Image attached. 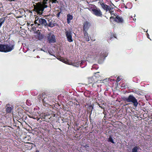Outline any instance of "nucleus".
Wrapping results in <instances>:
<instances>
[{
    "instance_id": "obj_1",
    "label": "nucleus",
    "mask_w": 152,
    "mask_h": 152,
    "mask_svg": "<svg viewBox=\"0 0 152 152\" xmlns=\"http://www.w3.org/2000/svg\"><path fill=\"white\" fill-rule=\"evenodd\" d=\"M43 4L35 6L34 9L35 11L39 15H42L45 8L48 7L47 4H49L50 7H54L56 6L55 4L58 3L57 0H42Z\"/></svg>"
},
{
    "instance_id": "obj_2",
    "label": "nucleus",
    "mask_w": 152,
    "mask_h": 152,
    "mask_svg": "<svg viewBox=\"0 0 152 152\" xmlns=\"http://www.w3.org/2000/svg\"><path fill=\"white\" fill-rule=\"evenodd\" d=\"M15 45L13 42L8 44H0V51L5 53L10 52L14 49Z\"/></svg>"
},
{
    "instance_id": "obj_3",
    "label": "nucleus",
    "mask_w": 152,
    "mask_h": 152,
    "mask_svg": "<svg viewBox=\"0 0 152 152\" xmlns=\"http://www.w3.org/2000/svg\"><path fill=\"white\" fill-rule=\"evenodd\" d=\"M38 99L40 102H42L44 105H46L49 104L53 101V97L46 95L42 94L38 96Z\"/></svg>"
},
{
    "instance_id": "obj_4",
    "label": "nucleus",
    "mask_w": 152,
    "mask_h": 152,
    "mask_svg": "<svg viewBox=\"0 0 152 152\" xmlns=\"http://www.w3.org/2000/svg\"><path fill=\"white\" fill-rule=\"evenodd\" d=\"M123 99L127 102H132L135 107H136L138 105V103L137 100L132 95H129L128 97H124Z\"/></svg>"
},
{
    "instance_id": "obj_5",
    "label": "nucleus",
    "mask_w": 152,
    "mask_h": 152,
    "mask_svg": "<svg viewBox=\"0 0 152 152\" xmlns=\"http://www.w3.org/2000/svg\"><path fill=\"white\" fill-rule=\"evenodd\" d=\"M35 23L38 25H42L46 26L48 25V23L45 19L38 18L37 16L35 18Z\"/></svg>"
},
{
    "instance_id": "obj_6",
    "label": "nucleus",
    "mask_w": 152,
    "mask_h": 152,
    "mask_svg": "<svg viewBox=\"0 0 152 152\" xmlns=\"http://www.w3.org/2000/svg\"><path fill=\"white\" fill-rule=\"evenodd\" d=\"M108 55V53L107 51L104 50L102 51L99 56L98 57L99 58L98 60V63H102Z\"/></svg>"
},
{
    "instance_id": "obj_7",
    "label": "nucleus",
    "mask_w": 152,
    "mask_h": 152,
    "mask_svg": "<svg viewBox=\"0 0 152 152\" xmlns=\"http://www.w3.org/2000/svg\"><path fill=\"white\" fill-rule=\"evenodd\" d=\"M65 34L66 35L67 40L70 42L73 41L72 39V29H69L68 30H65Z\"/></svg>"
},
{
    "instance_id": "obj_8",
    "label": "nucleus",
    "mask_w": 152,
    "mask_h": 152,
    "mask_svg": "<svg viewBox=\"0 0 152 152\" xmlns=\"http://www.w3.org/2000/svg\"><path fill=\"white\" fill-rule=\"evenodd\" d=\"M114 15L115 16V18H114L113 16H111L110 17V21H112V19H113L114 21H115L117 23H124V19L120 17L117 15H116L115 14H114Z\"/></svg>"
},
{
    "instance_id": "obj_9",
    "label": "nucleus",
    "mask_w": 152,
    "mask_h": 152,
    "mask_svg": "<svg viewBox=\"0 0 152 152\" xmlns=\"http://www.w3.org/2000/svg\"><path fill=\"white\" fill-rule=\"evenodd\" d=\"M48 41L49 43H54L56 42L55 36L51 34H48L47 36Z\"/></svg>"
},
{
    "instance_id": "obj_10",
    "label": "nucleus",
    "mask_w": 152,
    "mask_h": 152,
    "mask_svg": "<svg viewBox=\"0 0 152 152\" xmlns=\"http://www.w3.org/2000/svg\"><path fill=\"white\" fill-rule=\"evenodd\" d=\"M86 65V62L85 61H78L74 64V66L76 67L80 66L81 68L84 67Z\"/></svg>"
},
{
    "instance_id": "obj_11",
    "label": "nucleus",
    "mask_w": 152,
    "mask_h": 152,
    "mask_svg": "<svg viewBox=\"0 0 152 152\" xmlns=\"http://www.w3.org/2000/svg\"><path fill=\"white\" fill-rule=\"evenodd\" d=\"M83 32L87 31L89 27L91 26V24L90 22L87 21H85L83 23Z\"/></svg>"
},
{
    "instance_id": "obj_12",
    "label": "nucleus",
    "mask_w": 152,
    "mask_h": 152,
    "mask_svg": "<svg viewBox=\"0 0 152 152\" xmlns=\"http://www.w3.org/2000/svg\"><path fill=\"white\" fill-rule=\"evenodd\" d=\"M13 108V107L9 104H7L6 106V111L7 113H11Z\"/></svg>"
},
{
    "instance_id": "obj_13",
    "label": "nucleus",
    "mask_w": 152,
    "mask_h": 152,
    "mask_svg": "<svg viewBox=\"0 0 152 152\" xmlns=\"http://www.w3.org/2000/svg\"><path fill=\"white\" fill-rule=\"evenodd\" d=\"M102 8L104 10H106V12L108 11V10H110V7L109 5H107L106 4H104V2L102 4L101 6Z\"/></svg>"
},
{
    "instance_id": "obj_14",
    "label": "nucleus",
    "mask_w": 152,
    "mask_h": 152,
    "mask_svg": "<svg viewBox=\"0 0 152 152\" xmlns=\"http://www.w3.org/2000/svg\"><path fill=\"white\" fill-rule=\"evenodd\" d=\"M102 13L99 9L97 8L96 7V16L98 17H102Z\"/></svg>"
},
{
    "instance_id": "obj_15",
    "label": "nucleus",
    "mask_w": 152,
    "mask_h": 152,
    "mask_svg": "<svg viewBox=\"0 0 152 152\" xmlns=\"http://www.w3.org/2000/svg\"><path fill=\"white\" fill-rule=\"evenodd\" d=\"M73 19V16L72 15L69 14H68L67 15V21L68 24L70 23V20Z\"/></svg>"
},
{
    "instance_id": "obj_16",
    "label": "nucleus",
    "mask_w": 152,
    "mask_h": 152,
    "mask_svg": "<svg viewBox=\"0 0 152 152\" xmlns=\"http://www.w3.org/2000/svg\"><path fill=\"white\" fill-rule=\"evenodd\" d=\"M104 2L103 0H96V4L98 7H101Z\"/></svg>"
},
{
    "instance_id": "obj_17",
    "label": "nucleus",
    "mask_w": 152,
    "mask_h": 152,
    "mask_svg": "<svg viewBox=\"0 0 152 152\" xmlns=\"http://www.w3.org/2000/svg\"><path fill=\"white\" fill-rule=\"evenodd\" d=\"M84 34V38L85 39V40L87 41H89V37L88 36V34L87 33V31H84L83 32Z\"/></svg>"
},
{
    "instance_id": "obj_18",
    "label": "nucleus",
    "mask_w": 152,
    "mask_h": 152,
    "mask_svg": "<svg viewBox=\"0 0 152 152\" xmlns=\"http://www.w3.org/2000/svg\"><path fill=\"white\" fill-rule=\"evenodd\" d=\"M5 18L4 17L1 18H0V28L5 22Z\"/></svg>"
},
{
    "instance_id": "obj_19",
    "label": "nucleus",
    "mask_w": 152,
    "mask_h": 152,
    "mask_svg": "<svg viewBox=\"0 0 152 152\" xmlns=\"http://www.w3.org/2000/svg\"><path fill=\"white\" fill-rule=\"evenodd\" d=\"M139 148V146H134L132 149V152H137Z\"/></svg>"
},
{
    "instance_id": "obj_20",
    "label": "nucleus",
    "mask_w": 152,
    "mask_h": 152,
    "mask_svg": "<svg viewBox=\"0 0 152 152\" xmlns=\"http://www.w3.org/2000/svg\"><path fill=\"white\" fill-rule=\"evenodd\" d=\"M99 73V72H96V78L98 79V80H101V76L100 75L98 74Z\"/></svg>"
},
{
    "instance_id": "obj_21",
    "label": "nucleus",
    "mask_w": 152,
    "mask_h": 152,
    "mask_svg": "<svg viewBox=\"0 0 152 152\" xmlns=\"http://www.w3.org/2000/svg\"><path fill=\"white\" fill-rule=\"evenodd\" d=\"M48 21L49 22V23L48 24V25H47V26H49V27H53L54 25L52 23V22H51V20H48Z\"/></svg>"
},
{
    "instance_id": "obj_22",
    "label": "nucleus",
    "mask_w": 152,
    "mask_h": 152,
    "mask_svg": "<svg viewBox=\"0 0 152 152\" xmlns=\"http://www.w3.org/2000/svg\"><path fill=\"white\" fill-rule=\"evenodd\" d=\"M94 77H90L89 78V81L90 83H92L94 81Z\"/></svg>"
},
{
    "instance_id": "obj_23",
    "label": "nucleus",
    "mask_w": 152,
    "mask_h": 152,
    "mask_svg": "<svg viewBox=\"0 0 152 152\" xmlns=\"http://www.w3.org/2000/svg\"><path fill=\"white\" fill-rule=\"evenodd\" d=\"M133 92L134 93H135L138 95H141V92L137 90H135Z\"/></svg>"
},
{
    "instance_id": "obj_24",
    "label": "nucleus",
    "mask_w": 152,
    "mask_h": 152,
    "mask_svg": "<svg viewBox=\"0 0 152 152\" xmlns=\"http://www.w3.org/2000/svg\"><path fill=\"white\" fill-rule=\"evenodd\" d=\"M108 141L111 142L113 143H114V142L113 141V140L111 136H110L109 137L108 139Z\"/></svg>"
},
{
    "instance_id": "obj_25",
    "label": "nucleus",
    "mask_w": 152,
    "mask_h": 152,
    "mask_svg": "<svg viewBox=\"0 0 152 152\" xmlns=\"http://www.w3.org/2000/svg\"><path fill=\"white\" fill-rule=\"evenodd\" d=\"M114 9L113 8V7H110V10H108V11H109V12L110 13V14L112 15H114L115 14H113V12H114V11L112 10L113 9Z\"/></svg>"
},
{
    "instance_id": "obj_26",
    "label": "nucleus",
    "mask_w": 152,
    "mask_h": 152,
    "mask_svg": "<svg viewBox=\"0 0 152 152\" xmlns=\"http://www.w3.org/2000/svg\"><path fill=\"white\" fill-rule=\"evenodd\" d=\"M26 104L28 106H30L31 104V102L28 100H27L26 102Z\"/></svg>"
},
{
    "instance_id": "obj_27",
    "label": "nucleus",
    "mask_w": 152,
    "mask_h": 152,
    "mask_svg": "<svg viewBox=\"0 0 152 152\" xmlns=\"http://www.w3.org/2000/svg\"><path fill=\"white\" fill-rule=\"evenodd\" d=\"M89 10L91 11L94 14H95V9H94V8H90Z\"/></svg>"
},
{
    "instance_id": "obj_28",
    "label": "nucleus",
    "mask_w": 152,
    "mask_h": 152,
    "mask_svg": "<svg viewBox=\"0 0 152 152\" xmlns=\"http://www.w3.org/2000/svg\"><path fill=\"white\" fill-rule=\"evenodd\" d=\"M113 37H114L116 38L115 34H113V35H111V36L110 37L109 39H110V40H111Z\"/></svg>"
},
{
    "instance_id": "obj_29",
    "label": "nucleus",
    "mask_w": 152,
    "mask_h": 152,
    "mask_svg": "<svg viewBox=\"0 0 152 152\" xmlns=\"http://www.w3.org/2000/svg\"><path fill=\"white\" fill-rule=\"evenodd\" d=\"M31 94L33 95L36 96L37 94L38 93L37 91H32L31 92Z\"/></svg>"
},
{
    "instance_id": "obj_30",
    "label": "nucleus",
    "mask_w": 152,
    "mask_h": 152,
    "mask_svg": "<svg viewBox=\"0 0 152 152\" xmlns=\"http://www.w3.org/2000/svg\"><path fill=\"white\" fill-rule=\"evenodd\" d=\"M129 18H130V19L133 20V21H135V20H136V19H135V18L134 19V18H133V17L132 16H131L130 17H129Z\"/></svg>"
},
{
    "instance_id": "obj_31",
    "label": "nucleus",
    "mask_w": 152,
    "mask_h": 152,
    "mask_svg": "<svg viewBox=\"0 0 152 152\" xmlns=\"http://www.w3.org/2000/svg\"><path fill=\"white\" fill-rule=\"evenodd\" d=\"M121 80V79L119 77H117V79L116 81L117 82H118L120 80Z\"/></svg>"
},
{
    "instance_id": "obj_32",
    "label": "nucleus",
    "mask_w": 152,
    "mask_h": 152,
    "mask_svg": "<svg viewBox=\"0 0 152 152\" xmlns=\"http://www.w3.org/2000/svg\"><path fill=\"white\" fill-rule=\"evenodd\" d=\"M60 13H61V12H58V13H57V14L56 15V16L57 17H59Z\"/></svg>"
},
{
    "instance_id": "obj_33",
    "label": "nucleus",
    "mask_w": 152,
    "mask_h": 152,
    "mask_svg": "<svg viewBox=\"0 0 152 152\" xmlns=\"http://www.w3.org/2000/svg\"><path fill=\"white\" fill-rule=\"evenodd\" d=\"M95 68V65L94 64L92 66V67L91 68V69L92 70H93Z\"/></svg>"
},
{
    "instance_id": "obj_34",
    "label": "nucleus",
    "mask_w": 152,
    "mask_h": 152,
    "mask_svg": "<svg viewBox=\"0 0 152 152\" xmlns=\"http://www.w3.org/2000/svg\"><path fill=\"white\" fill-rule=\"evenodd\" d=\"M37 58H39L40 57H39V56H37Z\"/></svg>"
},
{
    "instance_id": "obj_35",
    "label": "nucleus",
    "mask_w": 152,
    "mask_h": 152,
    "mask_svg": "<svg viewBox=\"0 0 152 152\" xmlns=\"http://www.w3.org/2000/svg\"><path fill=\"white\" fill-rule=\"evenodd\" d=\"M97 104L98 105H99V107H101L102 108V107L100 106L99 104L97 103Z\"/></svg>"
},
{
    "instance_id": "obj_36",
    "label": "nucleus",
    "mask_w": 152,
    "mask_h": 152,
    "mask_svg": "<svg viewBox=\"0 0 152 152\" xmlns=\"http://www.w3.org/2000/svg\"><path fill=\"white\" fill-rule=\"evenodd\" d=\"M78 104H79V103H78V102H77H77H76V103H75V104H76V105H78Z\"/></svg>"
},
{
    "instance_id": "obj_37",
    "label": "nucleus",
    "mask_w": 152,
    "mask_h": 152,
    "mask_svg": "<svg viewBox=\"0 0 152 152\" xmlns=\"http://www.w3.org/2000/svg\"><path fill=\"white\" fill-rule=\"evenodd\" d=\"M147 37H148V38H149L148 37V36H149V34L148 33H147Z\"/></svg>"
},
{
    "instance_id": "obj_38",
    "label": "nucleus",
    "mask_w": 152,
    "mask_h": 152,
    "mask_svg": "<svg viewBox=\"0 0 152 152\" xmlns=\"http://www.w3.org/2000/svg\"><path fill=\"white\" fill-rule=\"evenodd\" d=\"M95 69H98V68H97V67H96V68H95Z\"/></svg>"
},
{
    "instance_id": "obj_39",
    "label": "nucleus",
    "mask_w": 152,
    "mask_h": 152,
    "mask_svg": "<svg viewBox=\"0 0 152 152\" xmlns=\"http://www.w3.org/2000/svg\"><path fill=\"white\" fill-rule=\"evenodd\" d=\"M94 7V5H91V7Z\"/></svg>"
},
{
    "instance_id": "obj_40",
    "label": "nucleus",
    "mask_w": 152,
    "mask_h": 152,
    "mask_svg": "<svg viewBox=\"0 0 152 152\" xmlns=\"http://www.w3.org/2000/svg\"><path fill=\"white\" fill-rule=\"evenodd\" d=\"M41 50H42V51H44V52H45V51L44 50H43L42 49Z\"/></svg>"
},
{
    "instance_id": "obj_41",
    "label": "nucleus",
    "mask_w": 152,
    "mask_h": 152,
    "mask_svg": "<svg viewBox=\"0 0 152 152\" xmlns=\"http://www.w3.org/2000/svg\"><path fill=\"white\" fill-rule=\"evenodd\" d=\"M36 152H39V151H36Z\"/></svg>"
},
{
    "instance_id": "obj_42",
    "label": "nucleus",
    "mask_w": 152,
    "mask_h": 152,
    "mask_svg": "<svg viewBox=\"0 0 152 152\" xmlns=\"http://www.w3.org/2000/svg\"><path fill=\"white\" fill-rule=\"evenodd\" d=\"M55 114H54V116H55Z\"/></svg>"
}]
</instances>
